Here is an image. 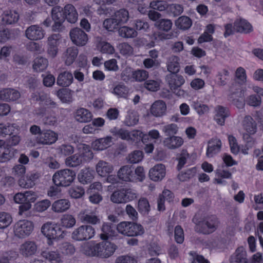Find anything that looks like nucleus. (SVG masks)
Returning a JSON list of instances; mask_svg holds the SVG:
<instances>
[{"label":"nucleus","instance_id":"1","mask_svg":"<svg viewBox=\"0 0 263 263\" xmlns=\"http://www.w3.org/2000/svg\"><path fill=\"white\" fill-rule=\"evenodd\" d=\"M117 248L116 245L108 241H103L96 244L90 242L82 246V251L87 256L107 258L114 253Z\"/></svg>","mask_w":263,"mask_h":263},{"label":"nucleus","instance_id":"2","mask_svg":"<svg viewBox=\"0 0 263 263\" xmlns=\"http://www.w3.org/2000/svg\"><path fill=\"white\" fill-rule=\"evenodd\" d=\"M75 172L70 169H63L57 171L52 177L54 184L58 186H68L74 181Z\"/></svg>","mask_w":263,"mask_h":263},{"label":"nucleus","instance_id":"3","mask_svg":"<svg viewBox=\"0 0 263 263\" xmlns=\"http://www.w3.org/2000/svg\"><path fill=\"white\" fill-rule=\"evenodd\" d=\"M34 230L33 222L26 219L20 220L14 223L13 232L15 237L25 238L28 237Z\"/></svg>","mask_w":263,"mask_h":263},{"label":"nucleus","instance_id":"4","mask_svg":"<svg viewBox=\"0 0 263 263\" xmlns=\"http://www.w3.org/2000/svg\"><path fill=\"white\" fill-rule=\"evenodd\" d=\"M165 80L171 90L176 96L181 97L184 95V91L181 86L185 83L183 77L177 73H170L166 76Z\"/></svg>","mask_w":263,"mask_h":263},{"label":"nucleus","instance_id":"5","mask_svg":"<svg viewBox=\"0 0 263 263\" xmlns=\"http://www.w3.org/2000/svg\"><path fill=\"white\" fill-rule=\"evenodd\" d=\"M118 231L127 236H136L144 233L143 227L139 224L130 222H122L117 226Z\"/></svg>","mask_w":263,"mask_h":263},{"label":"nucleus","instance_id":"6","mask_svg":"<svg viewBox=\"0 0 263 263\" xmlns=\"http://www.w3.org/2000/svg\"><path fill=\"white\" fill-rule=\"evenodd\" d=\"M41 231L49 240L59 239L64 237L63 231L57 224L52 222H47L43 224Z\"/></svg>","mask_w":263,"mask_h":263},{"label":"nucleus","instance_id":"7","mask_svg":"<svg viewBox=\"0 0 263 263\" xmlns=\"http://www.w3.org/2000/svg\"><path fill=\"white\" fill-rule=\"evenodd\" d=\"M242 126L247 133L243 135V139L246 140L247 146L251 147L254 144L255 141L249 134L253 135L256 132V123L250 116H246L243 120Z\"/></svg>","mask_w":263,"mask_h":263},{"label":"nucleus","instance_id":"8","mask_svg":"<svg viewBox=\"0 0 263 263\" xmlns=\"http://www.w3.org/2000/svg\"><path fill=\"white\" fill-rule=\"evenodd\" d=\"M94 228L90 225H82L76 229L71 234V238L76 241H84L92 238L95 235Z\"/></svg>","mask_w":263,"mask_h":263},{"label":"nucleus","instance_id":"9","mask_svg":"<svg viewBox=\"0 0 263 263\" xmlns=\"http://www.w3.org/2000/svg\"><path fill=\"white\" fill-rule=\"evenodd\" d=\"M219 222L214 215L207 216L199 222L197 226L199 231L204 234H209L214 232L218 228Z\"/></svg>","mask_w":263,"mask_h":263},{"label":"nucleus","instance_id":"10","mask_svg":"<svg viewBox=\"0 0 263 263\" xmlns=\"http://www.w3.org/2000/svg\"><path fill=\"white\" fill-rule=\"evenodd\" d=\"M78 218L80 220L85 223L95 225L100 223L101 220L95 210L89 209L81 210L78 214Z\"/></svg>","mask_w":263,"mask_h":263},{"label":"nucleus","instance_id":"11","mask_svg":"<svg viewBox=\"0 0 263 263\" xmlns=\"http://www.w3.org/2000/svg\"><path fill=\"white\" fill-rule=\"evenodd\" d=\"M69 35L72 43L77 46H84L88 41L87 34L80 28L76 27L71 29Z\"/></svg>","mask_w":263,"mask_h":263},{"label":"nucleus","instance_id":"12","mask_svg":"<svg viewBox=\"0 0 263 263\" xmlns=\"http://www.w3.org/2000/svg\"><path fill=\"white\" fill-rule=\"evenodd\" d=\"M37 251L36 242L32 240H27L20 245L19 252L24 257L28 258L34 255Z\"/></svg>","mask_w":263,"mask_h":263},{"label":"nucleus","instance_id":"13","mask_svg":"<svg viewBox=\"0 0 263 263\" xmlns=\"http://www.w3.org/2000/svg\"><path fill=\"white\" fill-rule=\"evenodd\" d=\"M58 140V134L51 130H43L36 138L37 143L50 145Z\"/></svg>","mask_w":263,"mask_h":263},{"label":"nucleus","instance_id":"14","mask_svg":"<svg viewBox=\"0 0 263 263\" xmlns=\"http://www.w3.org/2000/svg\"><path fill=\"white\" fill-rule=\"evenodd\" d=\"M25 35L32 41L41 40L44 36V31L37 25H31L26 30Z\"/></svg>","mask_w":263,"mask_h":263},{"label":"nucleus","instance_id":"15","mask_svg":"<svg viewBox=\"0 0 263 263\" xmlns=\"http://www.w3.org/2000/svg\"><path fill=\"white\" fill-rule=\"evenodd\" d=\"M165 175V166L162 164L155 165L149 171V176L154 181L161 180Z\"/></svg>","mask_w":263,"mask_h":263},{"label":"nucleus","instance_id":"16","mask_svg":"<svg viewBox=\"0 0 263 263\" xmlns=\"http://www.w3.org/2000/svg\"><path fill=\"white\" fill-rule=\"evenodd\" d=\"M101 233L100 237L102 240L112 239L116 236L115 227L109 223H104L101 228Z\"/></svg>","mask_w":263,"mask_h":263},{"label":"nucleus","instance_id":"17","mask_svg":"<svg viewBox=\"0 0 263 263\" xmlns=\"http://www.w3.org/2000/svg\"><path fill=\"white\" fill-rule=\"evenodd\" d=\"M73 81V74L68 71L60 72L57 79V85L63 87H68L72 83Z\"/></svg>","mask_w":263,"mask_h":263},{"label":"nucleus","instance_id":"18","mask_svg":"<svg viewBox=\"0 0 263 263\" xmlns=\"http://www.w3.org/2000/svg\"><path fill=\"white\" fill-rule=\"evenodd\" d=\"M63 15L65 20L68 22L73 24L78 20V14L75 7L72 4H67L63 10Z\"/></svg>","mask_w":263,"mask_h":263},{"label":"nucleus","instance_id":"19","mask_svg":"<svg viewBox=\"0 0 263 263\" xmlns=\"http://www.w3.org/2000/svg\"><path fill=\"white\" fill-rule=\"evenodd\" d=\"M111 136H106L104 138L96 140L92 143V147L94 150L102 151L109 147L112 142Z\"/></svg>","mask_w":263,"mask_h":263},{"label":"nucleus","instance_id":"20","mask_svg":"<svg viewBox=\"0 0 263 263\" xmlns=\"http://www.w3.org/2000/svg\"><path fill=\"white\" fill-rule=\"evenodd\" d=\"M231 263H248L247 252L243 247H238L231 259Z\"/></svg>","mask_w":263,"mask_h":263},{"label":"nucleus","instance_id":"21","mask_svg":"<svg viewBox=\"0 0 263 263\" xmlns=\"http://www.w3.org/2000/svg\"><path fill=\"white\" fill-rule=\"evenodd\" d=\"M221 142L218 138H213L209 142V145L206 151V156L208 157H212L217 154L220 150Z\"/></svg>","mask_w":263,"mask_h":263},{"label":"nucleus","instance_id":"22","mask_svg":"<svg viewBox=\"0 0 263 263\" xmlns=\"http://www.w3.org/2000/svg\"><path fill=\"white\" fill-rule=\"evenodd\" d=\"M215 120L218 124L223 125L226 118L229 116V110L222 106H217L215 108Z\"/></svg>","mask_w":263,"mask_h":263},{"label":"nucleus","instance_id":"23","mask_svg":"<svg viewBox=\"0 0 263 263\" xmlns=\"http://www.w3.org/2000/svg\"><path fill=\"white\" fill-rule=\"evenodd\" d=\"M20 97V92L13 89H4L0 91V99L4 101H15Z\"/></svg>","mask_w":263,"mask_h":263},{"label":"nucleus","instance_id":"24","mask_svg":"<svg viewBox=\"0 0 263 263\" xmlns=\"http://www.w3.org/2000/svg\"><path fill=\"white\" fill-rule=\"evenodd\" d=\"M166 106L164 102L161 100L155 101L151 106V114L157 117L162 116L165 112Z\"/></svg>","mask_w":263,"mask_h":263},{"label":"nucleus","instance_id":"25","mask_svg":"<svg viewBox=\"0 0 263 263\" xmlns=\"http://www.w3.org/2000/svg\"><path fill=\"white\" fill-rule=\"evenodd\" d=\"M94 171L89 168H85L81 170L78 175L79 181L86 184L90 182L94 178Z\"/></svg>","mask_w":263,"mask_h":263},{"label":"nucleus","instance_id":"26","mask_svg":"<svg viewBox=\"0 0 263 263\" xmlns=\"http://www.w3.org/2000/svg\"><path fill=\"white\" fill-rule=\"evenodd\" d=\"M96 170L99 175L104 177L112 172L113 166L106 161L100 160L96 164Z\"/></svg>","mask_w":263,"mask_h":263},{"label":"nucleus","instance_id":"27","mask_svg":"<svg viewBox=\"0 0 263 263\" xmlns=\"http://www.w3.org/2000/svg\"><path fill=\"white\" fill-rule=\"evenodd\" d=\"M78 54V49L76 47H68L63 54L65 64L67 66L71 65L75 61Z\"/></svg>","mask_w":263,"mask_h":263},{"label":"nucleus","instance_id":"28","mask_svg":"<svg viewBox=\"0 0 263 263\" xmlns=\"http://www.w3.org/2000/svg\"><path fill=\"white\" fill-rule=\"evenodd\" d=\"M41 255L51 263H60L62 261L61 255L57 250H45L41 252Z\"/></svg>","mask_w":263,"mask_h":263},{"label":"nucleus","instance_id":"29","mask_svg":"<svg viewBox=\"0 0 263 263\" xmlns=\"http://www.w3.org/2000/svg\"><path fill=\"white\" fill-rule=\"evenodd\" d=\"M234 29L237 32L247 33L252 31V27L246 20L240 18L235 21Z\"/></svg>","mask_w":263,"mask_h":263},{"label":"nucleus","instance_id":"30","mask_svg":"<svg viewBox=\"0 0 263 263\" xmlns=\"http://www.w3.org/2000/svg\"><path fill=\"white\" fill-rule=\"evenodd\" d=\"M183 143V139L178 136H171L165 138L163 144L169 149H175L180 147Z\"/></svg>","mask_w":263,"mask_h":263},{"label":"nucleus","instance_id":"31","mask_svg":"<svg viewBox=\"0 0 263 263\" xmlns=\"http://www.w3.org/2000/svg\"><path fill=\"white\" fill-rule=\"evenodd\" d=\"M117 176L120 180L124 181H130L133 176L132 166L128 165L122 166L118 171Z\"/></svg>","mask_w":263,"mask_h":263},{"label":"nucleus","instance_id":"32","mask_svg":"<svg viewBox=\"0 0 263 263\" xmlns=\"http://www.w3.org/2000/svg\"><path fill=\"white\" fill-rule=\"evenodd\" d=\"M75 118L79 122H88L91 121L92 114L88 110L80 108L76 111Z\"/></svg>","mask_w":263,"mask_h":263},{"label":"nucleus","instance_id":"33","mask_svg":"<svg viewBox=\"0 0 263 263\" xmlns=\"http://www.w3.org/2000/svg\"><path fill=\"white\" fill-rule=\"evenodd\" d=\"M70 206V203L68 199H62L53 202L52 205V209L55 212L62 213L69 209Z\"/></svg>","mask_w":263,"mask_h":263},{"label":"nucleus","instance_id":"34","mask_svg":"<svg viewBox=\"0 0 263 263\" xmlns=\"http://www.w3.org/2000/svg\"><path fill=\"white\" fill-rule=\"evenodd\" d=\"M19 15L15 11L6 10L2 15V22L6 24H12L16 22Z\"/></svg>","mask_w":263,"mask_h":263},{"label":"nucleus","instance_id":"35","mask_svg":"<svg viewBox=\"0 0 263 263\" xmlns=\"http://www.w3.org/2000/svg\"><path fill=\"white\" fill-rule=\"evenodd\" d=\"M179 58L175 55L171 56L167 62V69L171 73H177L180 69Z\"/></svg>","mask_w":263,"mask_h":263},{"label":"nucleus","instance_id":"36","mask_svg":"<svg viewBox=\"0 0 263 263\" xmlns=\"http://www.w3.org/2000/svg\"><path fill=\"white\" fill-rule=\"evenodd\" d=\"M125 194L124 188L115 191L110 196V200L115 203H126Z\"/></svg>","mask_w":263,"mask_h":263},{"label":"nucleus","instance_id":"37","mask_svg":"<svg viewBox=\"0 0 263 263\" xmlns=\"http://www.w3.org/2000/svg\"><path fill=\"white\" fill-rule=\"evenodd\" d=\"M119 35L124 38H134L137 36V31L133 28L123 26L118 29Z\"/></svg>","mask_w":263,"mask_h":263},{"label":"nucleus","instance_id":"38","mask_svg":"<svg viewBox=\"0 0 263 263\" xmlns=\"http://www.w3.org/2000/svg\"><path fill=\"white\" fill-rule=\"evenodd\" d=\"M197 173L196 167H193L186 170L185 171L180 172L178 176V179L181 181H187L193 178Z\"/></svg>","mask_w":263,"mask_h":263},{"label":"nucleus","instance_id":"39","mask_svg":"<svg viewBox=\"0 0 263 263\" xmlns=\"http://www.w3.org/2000/svg\"><path fill=\"white\" fill-rule=\"evenodd\" d=\"M120 25L126 23L129 18V12L125 9H121L117 11L114 15Z\"/></svg>","mask_w":263,"mask_h":263},{"label":"nucleus","instance_id":"40","mask_svg":"<svg viewBox=\"0 0 263 263\" xmlns=\"http://www.w3.org/2000/svg\"><path fill=\"white\" fill-rule=\"evenodd\" d=\"M83 162L82 156L78 154L68 157L66 158L65 163L66 166L74 167L80 165Z\"/></svg>","mask_w":263,"mask_h":263},{"label":"nucleus","instance_id":"41","mask_svg":"<svg viewBox=\"0 0 263 263\" xmlns=\"http://www.w3.org/2000/svg\"><path fill=\"white\" fill-rule=\"evenodd\" d=\"M15 127L14 124L1 123L0 137H5L7 135H12L16 129Z\"/></svg>","mask_w":263,"mask_h":263},{"label":"nucleus","instance_id":"42","mask_svg":"<svg viewBox=\"0 0 263 263\" xmlns=\"http://www.w3.org/2000/svg\"><path fill=\"white\" fill-rule=\"evenodd\" d=\"M48 64V62L46 59L43 57H37L34 61L33 68L36 71H41L47 67Z\"/></svg>","mask_w":263,"mask_h":263},{"label":"nucleus","instance_id":"43","mask_svg":"<svg viewBox=\"0 0 263 263\" xmlns=\"http://www.w3.org/2000/svg\"><path fill=\"white\" fill-rule=\"evenodd\" d=\"M139 121V117L136 112L129 111L124 121V124L128 126H134L137 124Z\"/></svg>","mask_w":263,"mask_h":263},{"label":"nucleus","instance_id":"44","mask_svg":"<svg viewBox=\"0 0 263 263\" xmlns=\"http://www.w3.org/2000/svg\"><path fill=\"white\" fill-rule=\"evenodd\" d=\"M134 26L137 31L142 32H148L150 30L148 23L144 20L137 19L135 20Z\"/></svg>","mask_w":263,"mask_h":263},{"label":"nucleus","instance_id":"45","mask_svg":"<svg viewBox=\"0 0 263 263\" xmlns=\"http://www.w3.org/2000/svg\"><path fill=\"white\" fill-rule=\"evenodd\" d=\"M58 154L62 156H69L74 152V147L68 144H63L57 148Z\"/></svg>","mask_w":263,"mask_h":263},{"label":"nucleus","instance_id":"46","mask_svg":"<svg viewBox=\"0 0 263 263\" xmlns=\"http://www.w3.org/2000/svg\"><path fill=\"white\" fill-rule=\"evenodd\" d=\"M175 24L181 29L185 30L189 29L191 27L192 25V21L189 17L182 16L177 20L175 22Z\"/></svg>","mask_w":263,"mask_h":263},{"label":"nucleus","instance_id":"47","mask_svg":"<svg viewBox=\"0 0 263 263\" xmlns=\"http://www.w3.org/2000/svg\"><path fill=\"white\" fill-rule=\"evenodd\" d=\"M12 222V218L8 213L0 212V229L8 227Z\"/></svg>","mask_w":263,"mask_h":263},{"label":"nucleus","instance_id":"48","mask_svg":"<svg viewBox=\"0 0 263 263\" xmlns=\"http://www.w3.org/2000/svg\"><path fill=\"white\" fill-rule=\"evenodd\" d=\"M138 210L140 213L143 215H146L150 211V205L147 199L142 198L139 200Z\"/></svg>","mask_w":263,"mask_h":263},{"label":"nucleus","instance_id":"49","mask_svg":"<svg viewBox=\"0 0 263 263\" xmlns=\"http://www.w3.org/2000/svg\"><path fill=\"white\" fill-rule=\"evenodd\" d=\"M85 193L83 187L75 186L70 187L68 190V194L72 198L78 199L82 197Z\"/></svg>","mask_w":263,"mask_h":263},{"label":"nucleus","instance_id":"50","mask_svg":"<svg viewBox=\"0 0 263 263\" xmlns=\"http://www.w3.org/2000/svg\"><path fill=\"white\" fill-rule=\"evenodd\" d=\"M103 25L106 30L109 31H112L117 28L120 24L116 20L115 17L113 16V17L105 20L103 22Z\"/></svg>","mask_w":263,"mask_h":263},{"label":"nucleus","instance_id":"51","mask_svg":"<svg viewBox=\"0 0 263 263\" xmlns=\"http://www.w3.org/2000/svg\"><path fill=\"white\" fill-rule=\"evenodd\" d=\"M76 223L75 218L69 214H65L61 218L62 225L66 228L73 227Z\"/></svg>","mask_w":263,"mask_h":263},{"label":"nucleus","instance_id":"52","mask_svg":"<svg viewBox=\"0 0 263 263\" xmlns=\"http://www.w3.org/2000/svg\"><path fill=\"white\" fill-rule=\"evenodd\" d=\"M61 253L67 256H71L73 255L76 249L74 246L68 242L63 243L60 247Z\"/></svg>","mask_w":263,"mask_h":263},{"label":"nucleus","instance_id":"53","mask_svg":"<svg viewBox=\"0 0 263 263\" xmlns=\"http://www.w3.org/2000/svg\"><path fill=\"white\" fill-rule=\"evenodd\" d=\"M192 107L200 115L204 114L209 111V108L208 105L204 104L198 101H194Z\"/></svg>","mask_w":263,"mask_h":263},{"label":"nucleus","instance_id":"54","mask_svg":"<svg viewBox=\"0 0 263 263\" xmlns=\"http://www.w3.org/2000/svg\"><path fill=\"white\" fill-rule=\"evenodd\" d=\"M143 153L141 151H135L128 155V161L130 163H137L142 160Z\"/></svg>","mask_w":263,"mask_h":263},{"label":"nucleus","instance_id":"55","mask_svg":"<svg viewBox=\"0 0 263 263\" xmlns=\"http://www.w3.org/2000/svg\"><path fill=\"white\" fill-rule=\"evenodd\" d=\"M156 26L159 29L167 32L172 27V22L170 20L161 19L156 22Z\"/></svg>","mask_w":263,"mask_h":263},{"label":"nucleus","instance_id":"56","mask_svg":"<svg viewBox=\"0 0 263 263\" xmlns=\"http://www.w3.org/2000/svg\"><path fill=\"white\" fill-rule=\"evenodd\" d=\"M189 158V154L187 152L186 150H182L177 158L178 164L177 166V168L178 171L180 170L184 166Z\"/></svg>","mask_w":263,"mask_h":263},{"label":"nucleus","instance_id":"57","mask_svg":"<svg viewBox=\"0 0 263 263\" xmlns=\"http://www.w3.org/2000/svg\"><path fill=\"white\" fill-rule=\"evenodd\" d=\"M149 7L154 10L162 11L168 7V5L164 1H154L150 3Z\"/></svg>","mask_w":263,"mask_h":263},{"label":"nucleus","instance_id":"58","mask_svg":"<svg viewBox=\"0 0 263 263\" xmlns=\"http://www.w3.org/2000/svg\"><path fill=\"white\" fill-rule=\"evenodd\" d=\"M62 10L60 6H55L52 9L51 16L53 21H64L65 17L61 12Z\"/></svg>","mask_w":263,"mask_h":263},{"label":"nucleus","instance_id":"59","mask_svg":"<svg viewBox=\"0 0 263 263\" xmlns=\"http://www.w3.org/2000/svg\"><path fill=\"white\" fill-rule=\"evenodd\" d=\"M148 77V72L143 69L137 70L133 73V78L137 81L141 82L145 81Z\"/></svg>","mask_w":263,"mask_h":263},{"label":"nucleus","instance_id":"60","mask_svg":"<svg viewBox=\"0 0 263 263\" xmlns=\"http://www.w3.org/2000/svg\"><path fill=\"white\" fill-rule=\"evenodd\" d=\"M144 87L147 90L152 91H157L160 87V82L159 81L149 80L145 82Z\"/></svg>","mask_w":263,"mask_h":263},{"label":"nucleus","instance_id":"61","mask_svg":"<svg viewBox=\"0 0 263 263\" xmlns=\"http://www.w3.org/2000/svg\"><path fill=\"white\" fill-rule=\"evenodd\" d=\"M120 53L124 55H130L133 54V47L127 43H123L119 45Z\"/></svg>","mask_w":263,"mask_h":263},{"label":"nucleus","instance_id":"62","mask_svg":"<svg viewBox=\"0 0 263 263\" xmlns=\"http://www.w3.org/2000/svg\"><path fill=\"white\" fill-rule=\"evenodd\" d=\"M82 156L83 161H89L93 158V153L91 150L87 145L83 146L81 154L80 155Z\"/></svg>","mask_w":263,"mask_h":263},{"label":"nucleus","instance_id":"63","mask_svg":"<svg viewBox=\"0 0 263 263\" xmlns=\"http://www.w3.org/2000/svg\"><path fill=\"white\" fill-rule=\"evenodd\" d=\"M113 92L120 97H126L128 93V89L124 85H118L114 89Z\"/></svg>","mask_w":263,"mask_h":263},{"label":"nucleus","instance_id":"64","mask_svg":"<svg viewBox=\"0 0 263 263\" xmlns=\"http://www.w3.org/2000/svg\"><path fill=\"white\" fill-rule=\"evenodd\" d=\"M116 263H137V261L133 256L123 255L116 259Z\"/></svg>","mask_w":263,"mask_h":263}]
</instances>
